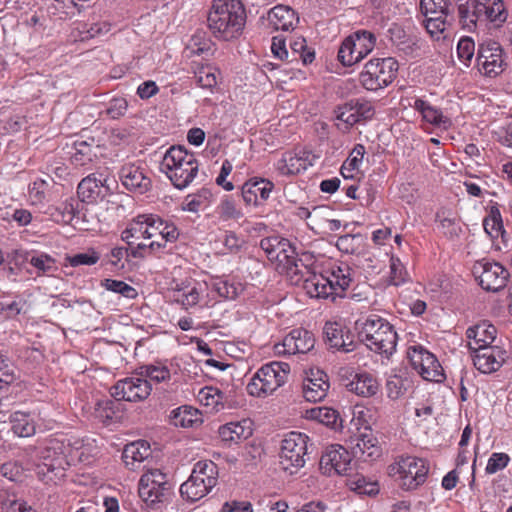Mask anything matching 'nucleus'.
Masks as SVG:
<instances>
[{"instance_id": "1", "label": "nucleus", "mask_w": 512, "mask_h": 512, "mask_svg": "<svg viewBox=\"0 0 512 512\" xmlns=\"http://www.w3.org/2000/svg\"><path fill=\"white\" fill-rule=\"evenodd\" d=\"M303 268L300 286L310 298L335 301L352 282V269L344 262L330 261L321 272L311 271L307 266Z\"/></svg>"}, {"instance_id": "2", "label": "nucleus", "mask_w": 512, "mask_h": 512, "mask_svg": "<svg viewBox=\"0 0 512 512\" xmlns=\"http://www.w3.org/2000/svg\"><path fill=\"white\" fill-rule=\"evenodd\" d=\"M246 18L243 2H214L207 20L215 37L229 41L241 35Z\"/></svg>"}, {"instance_id": "3", "label": "nucleus", "mask_w": 512, "mask_h": 512, "mask_svg": "<svg viewBox=\"0 0 512 512\" xmlns=\"http://www.w3.org/2000/svg\"><path fill=\"white\" fill-rule=\"evenodd\" d=\"M160 171L179 190L187 188L199 172V162L194 153L183 146H171L160 162Z\"/></svg>"}, {"instance_id": "4", "label": "nucleus", "mask_w": 512, "mask_h": 512, "mask_svg": "<svg viewBox=\"0 0 512 512\" xmlns=\"http://www.w3.org/2000/svg\"><path fill=\"white\" fill-rule=\"evenodd\" d=\"M260 248L271 262L276 263V269L289 278L291 284L300 286L306 265L298 260L295 247L289 240L279 236L266 237L261 239Z\"/></svg>"}, {"instance_id": "5", "label": "nucleus", "mask_w": 512, "mask_h": 512, "mask_svg": "<svg viewBox=\"0 0 512 512\" xmlns=\"http://www.w3.org/2000/svg\"><path fill=\"white\" fill-rule=\"evenodd\" d=\"M357 324L359 337L370 350L386 357L396 351L398 336L393 325L385 318L371 314Z\"/></svg>"}, {"instance_id": "6", "label": "nucleus", "mask_w": 512, "mask_h": 512, "mask_svg": "<svg viewBox=\"0 0 512 512\" xmlns=\"http://www.w3.org/2000/svg\"><path fill=\"white\" fill-rule=\"evenodd\" d=\"M172 300L183 309L206 307L214 301V295L209 292L207 280H197L192 277L174 279L170 288Z\"/></svg>"}, {"instance_id": "7", "label": "nucleus", "mask_w": 512, "mask_h": 512, "mask_svg": "<svg viewBox=\"0 0 512 512\" xmlns=\"http://www.w3.org/2000/svg\"><path fill=\"white\" fill-rule=\"evenodd\" d=\"M218 482L217 465L210 460L198 461L190 477L180 486L183 499L196 502L205 497Z\"/></svg>"}, {"instance_id": "8", "label": "nucleus", "mask_w": 512, "mask_h": 512, "mask_svg": "<svg viewBox=\"0 0 512 512\" xmlns=\"http://www.w3.org/2000/svg\"><path fill=\"white\" fill-rule=\"evenodd\" d=\"M290 367L284 362H270L259 368L246 386L247 393L253 397L264 398L286 381Z\"/></svg>"}, {"instance_id": "9", "label": "nucleus", "mask_w": 512, "mask_h": 512, "mask_svg": "<svg viewBox=\"0 0 512 512\" xmlns=\"http://www.w3.org/2000/svg\"><path fill=\"white\" fill-rule=\"evenodd\" d=\"M398 68V62L392 57L372 58L359 73V82L365 90L377 92L395 80Z\"/></svg>"}, {"instance_id": "10", "label": "nucleus", "mask_w": 512, "mask_h": 512, "mask_svg": "<svg viewBox=\"0 0 512 512\" xmlns=\"http://www.w3.org/2000/svg\"><path fill=\"white\" fill-rule=\"evenodd\" d=\"M389 469L398 485L407 491L422 485L429 472V466L424 459L410 455L399 457Z\"/></svg>"}, {"instance_id": "11", "label": "nucleus", "mask_w": 512, "mask_h": 512, "mask_svg": "<svg viewBox=\"0 0 512 512\" xmlns=\"http://www.w3.org/2000/svg\"><path fill=\"white\" fill-rule=\"evenodd\" d=\"M172 488L173 485L165 472L159 468H150L140 477L138 493L148 507H154L169 498Z\"/></svg>"}, {"instance_id": "12", "label": "nucleus", "mask_w": 512, "mask_h": 512, "mask_svg": "<svg viewBox=\"0 0 512 512\" xmlns=\"http://www.w3.org/2000/svg\"><path fill=\"white\" fill-rule=\"evenodd\" d=\"M375 45L376 37L372 32L358 30L343 40L338 51V60L344 66H352L370 54Z\"/></svg>"}, {"instance_id": "13", "label": "nucleus", "mask_w": 512, "mask_h": 512, "mask_svg": "<svg viewBox=\"0 0 512 512\" xmlns=\"http://www.w3.org/2000/svg\"><path fill=\"white\" fill-rule=\"evenodd\" d=\"M309 437L301 432L292 431L282 440L279 454L280 465L290 474L302 468L306 462Z\"/></svg>"}, {"instance_id": "14", "label": "nucleus", "mask_w": 512, "mask_h": 512, "mask_svg": "<svg viewBox=\"0 0 512 512\" xmlns=\"http://www.w3.org/2000/svg\"><path fill=\"white\" fill-rule=\"evenodd\" d=\"M43 463L38 467V475L46 484H60L64 479L63 443L51 438L42 452Z\"/></svg>"}, {"instance_id": "15", "label": "nucleus", "mask_w": 512, "mask_h": 512, "mask_svg": "<svg viewBox=\"0 0 512 512\" xmlns=\"http://www.w3.org/2000/svg\"><path fill=\"white\" fill-rule=\"evenodd\" d=\"M407 357L413 369L424 380L441 382L444 379L443 369L436 356L420 344L407 348Z\"/></svg>"}, {"instance_id": "16", "label": "nucleus", "mask_w": 512, "mask_h": 512, "mask_svg": "<svg viewBox=\"0 0 512 512\" xmlns=\"http://www.w3.org/2000/svg\"><path fill=\"white\" fill-rule=\"evenodd\" d=\"M148 232L151 234V241L149 245L139 243L137 249H163L168 243H174L178 240L180 232L177 226L169 221L163 220L158 215L148 214Z\"/></svg>"}, {"instance_id": "17", "label": "nucleus", "mask_w": 512, "mask_h": 512, "mask_svg": "<svg viewBox=\"0 0 512 512\" xmlns=\"http://www.w3.org/2000/svg\"><path fill=\"white\" fill-rule=\"evenodd\" d=\"M473 273L479 280L480 286L491 292L503 289L509 278V272L502 264L486 260L476 262Z\"/></svg>"}, {"instance_id": "18", "label": "nucleus", "mask_w": 512, "mask_h": 512, "mask_svg": "<svg viewBox=\"0 0 512 512\" xmlns=\"http://www.w3.org/2000/svg\"><path fill=\"white\" fill-rule=\"evenodd\" d=\"M320 469L327 476L348 475L352 469V455L339 444L326 448L320 459Z\"/></svg>"}, {"instance_id": "19", "label": "nucleus", "mask_w": 512, "mask_h": 512, "mask_svg": "<svg viewBox=\"0 0 512 512\" xmlns=\"http://www.w3.org/2000/svg\"><path fill=\"white\" fill-rule=\"evenodd\" d=\"M149 380L143 378L140 372L117 381L112 387V396L118 400L138 402L145 400L151 393Z\"/></svg>"}, {"instance_id": "20", "label": "nucleus", "mask_w": 512, "mask_h": 512, "mask_svg": "<svg viewBox=\"0 0 512 512\" xmlns=\"http://www.w3.org/2000/svg\"><path fill=\"white\" fill-rule=\"evenodd\" d=\"M476 60L479 72L487 77H496L504 71V52L497 42L481 44Z\"/></svg>"}, {"instance_id": "21", "label": "nucleus", "mask_w": 512, "mask_h": 512, "mask_svg": "<svg viewBox=\"0 0 512 512\" xmlns=\"http://www.w3.org/2000/svg\"><path fill=\"white\" fill-rule=\"evenodd\" d=\"M317 158V155L304 148L286 151L275 163V169L282 176L296 175L313 166Z\"/></svg>"}, {"instance_id": "22", "label": "nucleus", "mask_w": 512, "mask_h": 512, "mask_svg": "<svg viewBox=\"0 0 512 512\" xmlns=\"http://www.w3.org/2000/svg\"><path fill=\"white\" fill-rule=\"evenodd\" d=\"M315 338L311 332L303 328L290 331L280 343L274 345L277 355H295L307 353L313 349Z\"/></svg>"}, {"instance_id": "23", "label": "nucleus", "mask_w": 512, "mask_h": 512, "mask_svg": "<svg viewBox=\"0 0 512 512\" xmlns=\"http://www.w3.org/2000/svg\"><path fill=\"white\" fill-rule=\"evenodd\" d=\"M122 185L129 191L144 194L151 188V179L142 163H127L119 172Z\"/></svg>"}, {"instance_id": "24", "label": "nucleus", "mask_w": 512, "mask_h": 512, "mask_svg": "<svg viewBox=\"0 0 512 512\" xmlns=\"http://www.w3.org/2000/svg\"><path fill=\"white\" fill-rule=\"evenodd\" d=\"M373 115L374 108L369 101H350L336 111L337 120L343 122L346 128L371 119Z\"/></svg>"}, {"instance_id": "25", "label": "nucleus", "mask_w": 512, "mask_h": 512, "mask_svg": "<svg viewBox=\"0 0 512 512\" xmlns=\"http://www.w3.org/2000/svg\"><path fill=\"white\" fill-rule=\"evenodd\" d=\"M475 368L484 374L497 371L506 359V352L498 346L472 351Z\"/></svg>"}, {"instance_id": "26", "label": "nucleus", "mask_w": 512, "mask_h": 512, "mask_svg": "<svg viewBox=\"0 0 512 512\" xmlns=\"http://www.w3.org/2000/svg\"><path fill=\"white\" fill-rule=\"evenodd\" d=\"M409 106L417 111L421 115L422 121L427 124L444 129H447L451 125L449 117L444 115L440 108L432 105L429 101L423 98H411Z\"/></svg>"}, {"instance_id": "27", "label": "nucleus", "mask_w": 512, "mask_h": 512, "mask_svg": "<svg viewBox=\"0 0 512 512\" xmlns=\"http://www.w3.org/2000/svg\"><path fill=\"white\" fill-rule=\"evenodd\" d=\"M329 388L330 384L326 373L321 370H311L303 381L302 392L307 401L319 402L327 396Z\"/></svg>"}, {"instance_id": "28", "label": "nucleus", "mask_w": 512, "mask_h": 512, "mask_svg": "<svg viewBox=\"0 0 512 512\" xmlns=\"http://www.w3.org/2000/svg\"><path fill=\"white\" fill-rule=\"evenodd\" d=\"M68 446L69 449L66 450V465H89L97 455V447L89 439H76L73 443H69Z\"/></svg>"}, {"instance_id": "29", "label": "nucleus", "mask_w": 512, "mask_h": 512, "mask_svg": "<svg viewBox=\"0 0 512 512\" xmlns=\"http://www.w3.org/2000/svg\"><path fill=\"white\" fill-rule=\"evenodd\" d=\"M323 333L329 348L348 353L355 349L353 337L344 333L342 326L336 322H326Z\"/></svg>"}, {"instance_id": "30", "label": "nucleus", "mask_w": 512, "mask_h": 512, "mask_svg": "<svg viewBox=\"0 0 512 512\" xmlns=\"http://www.w3.org/2000/svg\"><path fill=\"white\" fill-rule=\"evenodd\" d=\"M274 184L267 179H250L242 186V197L248 205H258L270 197Z\"/></svg>"}, {"instance_id": "31", "label": "nucleus", "mask_w": 512, "mask_h": 512, "mask_svg": "<svg viewBox=\"0 0 512 512\" xmlns=\"http://www.w3.org/2000/svg\"><path fill=\"white\" fill-rule=\"evenodd\" d=\"M496 333L495 326L487 322L469 327L466 331L469 349L474 351L491 347L490 344L495 340Z\"/></svg>"}, {"instance_id": "32", "label": "nucleus", "mask_w": 512, "mask_h": 512, "mask_svg": "<svg viewBox=\"0 0 512 512\" xmlns=\"http://www.w3.org/2000/svg\"><path fill=\"white\" fill-rule=\"evenodd\" d=\"M209 292L214 295V301L217 297L224 299H235L244 290L243 284L235 278L212 277L207 280Z\"/></svg>"}, {"instance_id": "33", "label": "nucleus", "mask_w": 512, "mask_h": 512, "mask_svg": "<svg viewBox=\"0 0 512 512\" xmlns=\"http://www.w3.org/2000/svg\"><path fill=\"white\" fill-rule=\"evenodd\" d=\"M9 423L14 435L28 438L36 434L38 416L34 412L14 411L9 416Z\"/></svg>"}, {"instance_id": "34", "label": "nucleus", "mask_w": 512, "mask_h": 512, "mask_svg": "<svg viewBox=\"0 0 512 512\" xmlns=\"http://www.w3.org/2000/svg\"><path fill=\"white\" fill-rule=\"evenodd\" d=\"M483 228L498 249H501L502 245L507 247L508 238L498 208L491 207L489 213L483 219Z\"/></svg>"}, {"instance_id": "35", "label": "nucleus", "mask_w": 512, "mask_h": 512, "mask_svg": "<svg viewBox=\"0 0 512 512\" xmlns=\"http://www.w3.org/2000/svg\"><path fill=\"white\" fill-rule=\"evenodd\" d=\"M268 21L275 30L288 31L297 25L299 17L290 6L278 4L269 11Z\"/></svg>"}, {"instance_id": "36", "label": "nucleus", "mask_w": 512, "mask_h": 512, "mask_svg": "<svg viewBox=\"0 0 512 512\" xmlns=\"http://www.w3.org/2000/svg\"><path fill=\"white\" fill-rule=\"evenodd\" d=\"M151 454L150 445L145 440H138L125 445L122 459L129 470H136Z\"/></svg>"}, {"instance_id": "37", "label": "nucleus", "mask_w": 512, "mask_h": 512, "mask_svg": "<svg viewBox=\"0 0 512 512\" xmlns=\"http://www.w3.org/2000/svg\"><path fill=\"white\" fill-rule=\"evenodd\" d=\"M379 387L377 379L367 372L356 373L346 384L348 391L366 398L376 395Z\"/></svg>"}, {"instance_id": "38", "label": "nucleus", "mask_w": 512, "mask_h": 512, "mask_svg": "<svg viewBox=\"0 0 512 512\" xmlns=\"http://www.w3.org/2000/svg\"><path fill=\"white\" fill-rule=\"evenodd\" d=\"M251 435L252 427L248 420L229 422L219 427V436L226 443H238Z\"/></svg>"}, {"instance_id": "39", "label": "nucleus", "mask_w": 512, "mask_h": 512, "mask_svg": "<svg viewBox=\"0 0 512 512\" xmlns=\"http://www.w3.org/2000/svg\"><path fill=\"white\" fill-rule=\"evenodd\" d=\"M148 214H140L133 218L121 233V239L131 245L136 240L151 239L148 232Z\"/></svg>"}, {"instance_id": "40", "label": "nucleus", "mask_w": 512, "mask_h": 512, "mask_svg": "<svg viewBox=\"0 0 512 512\" xmlns=\"http://www.w3.org/2000/svg\"><path fill=\"white\" fill-rule=\"evenodd\" d=\"M123 416L122 404L117 400H101L96 404L95 417L103 424L118 422Z\"/></svg>"}, {"instance_id": "41", "label": "nucleus", "mask_w": 512, "mask_h": 512, "mask_svg": "<svg viewBox=\"0 0 512 512\" xmlns=\"http://www.w3.org/2000/svg\"><path fill=\"white\" fill-rule=\"evenodd\" d=\"M170 422L175 427L192 428L202 423L201 414L191 406H181L171 411Z\"/></svg>"}, {"instance_id": "42", "label": "nucleus", "mask_w": 512, "mask_h": 512, "mask_svg": "<svg viewBox=\"0 0 512 512\" xmlns=\"http://www.w3.org/2000/svg\"><path fill=\"white\" fill-rule=\"evenodd\" d=\"M103 179L91 174L78 184L77 193L81 201L94 202L103 192Z\"/></svg>"}, {"instance_id": "43", "label": "nucleus", "mask_w": 512, "mask_h": 512, "mask_svg": "<svg viewBox=\"0 0 512 512\" xmlns=\"http://www.w3.org/2000/svg\"><path fill=\"white\" fill-rule=\"evenodd\" d=\"M485 10L484 2H465L459 5L458 11L463 27L472 29L477 21L482 20V12Z\"/></svg>"}, {"instance_id": "44", "label": "nucleus", "mask_w": 512, "mask_h": 512, "mask_svg": "<svg viewBox=\"0 0 512 512\" xmlns=\"http://www.w3.org/2000/svg\"><path fill=\"white\" fill-rule=\"evenodd\" d=\"M305 417L327 427L335 428L339 420V413L333 408L319 406L307 409Z\"/></svg>"}, {"instance_id": "45", "label": "nucleus", "mask_w": 512, "mask_h": 512, "mask_svg": "<svg viewBox=\"0 0 512 512\" xmlns=\"http://www.w3.org/2000/svg\"><path fill=\"white\" fill-rule=\"evenodd\" d=\"M223 393L216 387L205 386L197 393L198 402L211 410H219L223 406Z\"/></svg>"}, {"instance_id": "46", "label": "nucleus", "mask_w": 512, "mask_h": 512, "mask_svg": "<svg viewBox=\"0 0 512 512\" xmlns=\"http://www.w3.org/2000/svg\"><path fill=\"white\" fill-rule=\"evenodd\" d=\"M72 145V149L74 150L71 155L72 164L80 167L89 165L95 157L92 146L86 141H74Z\"/></svg>"}, {"instance_id": "47", "label": "nucleus", "mask_w": 512, "mask_h": 512, "mask_svg": "<svg viewBox=\"0 0 512 512\" xmlns=\"http://www.w3.org/2000/svg\"><path fill=\"white\" fill-rule=\"evenodd\" d=\"M336 247L345 254L359 253L364 247V237L359 233L342 235L337 239Z\"/></svg>"}, {"instance_id": "48", "label": "nucleus", "mask_w": 512, "mask_h": 512, "mask_svg": "<svg viewBox=\"0 0 512 512\" xmlns=\"http://www.w3.org/2000/svg\"><path fill=\"white\" fill-rule=\"evenodd\" d=\"M140 375L145 379L154 381L155 383L167 382L171 378L169 368L162 364H150L139 368Z\"/></svg>"}, {"instance_id": "49", "label": "nucleus", "mask_w": 512, "mask_h": 512, "mask_svg": "<svg viewBox=\"0 0 512 512\" xmlns=\"http://www.w3.org/2000/svg\"><path fill=\"white\" fill-rule=\"evenodd\" d=\"M219 75V70L211 65L201 66L195 72L198 85L209 90H212L217 86Z\"/></svg>"}, {"instance_id": "50", "label": "nucleus", "mask_w": 512, "mask_h": 512, "mask_svg": "<svg viewBox=\"0 0 512 512\" xmlns=\"http://www.w3.org/2000/svg\"><path fill=\"white\" fill-rule=\"evenodd\" d=\"M26 260L38 274H52L56 270L55 260L45 253L30 254Z\"/></svg>"}, {"instance_id": "51", "label": "nucleus", "mask_w": 512, "mask_h": 512, "mask_svg": "<svg viewBox=\"0 0 512 512\" xmlns=\"http://www.w3.org/2000/svg\"><path fill=\"white\" fill-rule=\"evenodd\" d=\"M17 379L15 367L7 355L0 352V391L7 390Z\"/></svg>"}, {"instance_id": "52", "label": "nucleus", "mask_w": 512, "mask_h": 512, "mask_svg": "<svg viewBox=\"0 0 512 512\" xmlns=\"http://www.w3.org/2000/svg\"><path fill=\"white\" fill-rule=\"evenodd\" d=\"M191 54L208 56L212 53V42L203 32L195 33L187 46Z\"/></svg>"}, {"instance_id": "53", "label": "nucleus", "mask_w": 512, "mask_h": 512, "mask_svg": "<svg viewBox=\"0 0 512 512\" xmlns=\"http://www.w3.org/2000/svg\"><path fill=\"white\" fill-rule=\"evenodd\" d=\"M216 214L222 221L238 220L242 217V211L230 197L221 200L216 208Z\"/></svg>"}, {"instance_id": "54", "label": "nucleus", "mask_w": 512, "mask_h": 512, "mask_svg": "<svg viewBox=\"0 0 512 512\" xmlns=\"http://www.w3.org/2000/svg\"><path fill=\"white\" fill-rule=\"evenodd\" d=\"M290 48L305 65L312 63L315 59V52L307 48L306 40L302 36H293L290 40Z\"/></svg>"}, {"instance_id": "55", "label": "nucleus", "mask_w": 512, "mask_h": 512, "mask_svg": "<svg viewBox=\"0 0 512 512\" xmlns=\"http://www.w3.org/2000/svg\"><path fill=\"white\" fill-rule=\"evenodd\" d=\"M101 285L107 291L118 293L128 299H134L138 295L134 287L121 280L105 279Z\"/></svg>"}, {"instance_id": "56", "label": "nucleus", "mask_w": 512, "mask_h": 512, "mask_svg": "<svg viewBox=\"0 0 512 512\" xmlns=\"http://www.w3.org/2000/svg\"><path fill=\"white\" fill-rule=\"evenodd\" d=\"M348 486L352 491L364 495H376L379 492V486L376 482L368 481L363 476H356L348 481Z\"/></svg>"}, {"instance_id": "57", "label": "nucleus", "mask_w": 512, "mask_h": 512, "mask_svg": "<svg viewBox=\"0 0 512 512\" xmlns=\"http://www.w3.org/2000/svg\"><path fill=\"white\" fill-rule=\"evenodd\" d=\"M420 10L424 19L440 18L446 19L448 6L447 2H419Z\"/></svg>"}, {"instance_id": "58", "label": "nucleus", "mask_w": 512, "mask_h": 512, "mask_svg": "<svg viewBox=\"0 0 512 512\" xmlns=\"http://www.w3.org/2000/svg\"><path fill=\"white\" fill-rule=\"evenodd\" d=\"M485 10L482 12L484 20L491 22H504L507 17L504 2H484Z\"/></svg>"}, {"instance_id": "59", "label": "nucleus", "mask_w": 512, "mask_h": 512, "mask_svg": "<svg viewBox=\"0 0 512 512\" xmlns=\"http://www.w3.org/2000/svg\"><path fill=\"white\" fill-rule=\"evenodd\" d=\"M510 460V456L507 453L493 452L487 460L485 473L492 475L505 469L509 465Z\"/></svg>"}, {"instance_id": "60", "label": "nucleus", "mask_w": 512, "mask_h": 512, "mask_svg": "<svg viewBox=\"0 0 512 512\" xmlns=\"http://www.w3.org/2000/svg\"><path fill=\"white\" fill-rule=\"evenodd\" d=\"M475 53V43L470 37H462L457 44V55L460 61L468 66Z\"/></svg>"}, {"instance_id": "61", "label": "nucleus", "mask_w": 512, "mask_h": 512, "mask_svg": "<svg viewBox=\"0 0 512 512\" xmlns=\"http://www.w3.org/2000/svg\"><path fill=\"white\" fill-rule=\"evenodd\" d=\"M100 259V254L93 248L88 249L84 253H79L71 257H66V260L71 266L77 267L80 265L91 266L96 264Z\"/></svg>"}, {"instance_id": "62", "label": "nucleus", "mask_w": 512, "mask_h": 512, "mask_svg": "<svg viewBox=\"0 0 512 512\" xmlns=\"http://www.w3.org/2000/svg\"><path fill=\"white\" fill-rule=\"evenodd\" d=\"M407 271L399 258H390V283L399 286L406 282Z\"/></svg>"}, {"instance_id": "63", "label": "nucleus", "mask_w": 512, "mask_h": 512, "mask_svg": "<svg viewBox=\"0 0 512 512\" xmlns=\"http://www.w3.org/2000/svg\"><path fill=\"white\" fill-rule=\"evenodd\" d=\"M2 512H37L23 500L7 497L2 501Z\"/></svg>"}, {"instance_id": "64", "label": "nucleus", "mask_w": 512, "mask_h": 512, "mask_svg": "<svg viewBox=\"0 0 512 512\" xmlns=\"http://www.w3.org/2000/svg\"><path fill=\"white\" fill-rule=\"evenodd\" d=\"M127 108V100L122 97H116L109 102L106 113L110 118L118 119L126 113Z\"/></svg>"}]
</instances>
